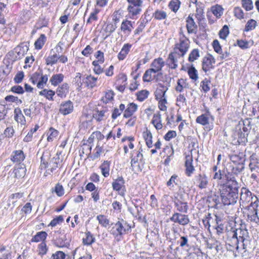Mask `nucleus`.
<instances>
[{"label": "nucleus", "mask_w": 259, "mask_h": 259, "mask_svg": "<svg viewBox=\"0 0 259 259\" xmlns=\"http://www.w3.org/2000/svg\"><path fill=\"white\" fill-rule=\"evenodd\" d=\"M47 38L45 34H41L39 37L35 41L34 43L35 48L36 49L40 50L44 46Z\"/></svg>", "instance_id": "obj_40"}, {"label": "nucleus", "mask_w": 259, "mask_h": 259, "mask_svg": "<svg viewBox=\"0 0 259 259\" xmlns=\"http://www.w3.org/2000/svg\"><path fill=\"white\" fill-rule=\"evenodd\" d=\"M225 182H218L217 187L225 205L235 204L238 199L239 186L234 177L225 175Z\"/></svg>", "instance_id": "obj_1"}, {"label": "nucleus", "mask_w": 259, "mask_h": 259, "mask_svg": "<svg viewBox=\"0 0 259 259\" xmlns=\"http://www.w3.org/2000/svg\"><path fill=\"white\" fill-rule=\"evenodd\" d=\"M97 220L99 223L103 227H106L110 223L109 220L105 215L99 214L97 216Z\"/></svg>", "instance_id": "obj_44"}, {"label": "nucleus", "mask_w": 259, "mask_h": 259, "mask_svg": "<svg viewBox=\"0 0 259 259\" xmlns=\"http://www.w3.org/2000/svg\"><path fill=\"white\" fill-rule=\"evenodd\" d=\"M150 8H149L146 12L144 14L145 17L144 18H141L139 22L140 23L138 28H139L140 29L142 30V31L145 27L146 24L148 22V19L146 18L147 14H148V12L150 11Z\"/></svg>", "instance_id": "obj_50"}, {"label": "nucleus", "mask_w": 259, "mask_h": 259, "mask_svg": "<svg viewBox=\"0 0 259 259\" xmlns=\"http://www.w3.org/2000/svg\"><path fill=\"white\" fill-rule=\"evenodd\" d=\"M143 136L148 147H152V135L150 131L147 130L146 132L143 133Z\"/></svg>", "instance_id": "obj_37"}, {"label": "nucleus", "mask_w": 259, "mask_h": 259, "mask_svg": "<svg viewBox=\"0 0 259 259\" xmlns=\"http://www.w3.org/2000/svg\"><path fill=\"white\" fill-rule=\"evenodd\" d=\"M64 77V75L61 73L54 74L51 77L50 81L53 85L57 86L63 81Z\"/></svg>", "instance_id": "obj_33"}, {"label": "nucleus", "mask_w": 259, "mask_h": 259, "mask_svg": "<svg viewBox=\"0 0 259 259\" xmlns=\"http://www.w3.org/2000/svg\"><path fill=\"white\" fill-rule=\"evenodd\" d=\"M117 25L116 24L108 23L105 28V31L108 33V34L106 35V37L110 35L111 33H112L116 29Z\"/></svg>", "instance_id": "obj_61"}, {"label": "nucleus", "mask_w": 259, "mask_h": 259, "mask_svg": "<svg viewBox=\"0 0 259 259\" xmlns=\"http://www.w3.org/2000/svg\"><path fill=\"white\" fill-rule=\"evenodd\" d=\"M24 196V193L21 192H18L11 194L9 197V201L12 202L13 206H15V203L18 199L22 198Z\"/></svg>", "instance_id": "obj_43"}, {"label": "nucleus", "mask_w": 259, "mask_h": 259, "mask_svg": "<svg viewBox=\"0 0 259 259\" xmlns=\"http://www.w3.org/2000/svg\"><path fill=\"white\" fill-rule=\"evenodd\" d=\"M248 218L250 219L251 222H254L256 223H259V216L257 214V210L251 211L248 214Z\"/></svg>", "instance_id": "obj_56"}, {"label": "nucleus", "mask_w": 259, "mask_h": 259, "mask_svg": "<svg viewBox=\"0 0 259 259\" xmlns=\"http://www.w3.org/2000/svg\"><path fill=\"white\" fill-rule=\"evenodd\" d=\"M236 164L235 166H233L231 172L237 175L244 169V166L243 163H239L238 164Z\"/></svg>", "instance_id": "obj_59"}, {"label": "nucleus", "mask_w": 259, "mask_h": 259, "mask_svg": "<svg viewBox=\"0 0 259 259\" xmlns=\"http://www.w3.org/2000/svg\"><path fill=\"white\" fill-rule=\"evenodd\" d=\"M62 160H60L58 153L53 157H51V154L49 152H44L41 157L40 166L41 168H48L46 172L51 175L54 170L59 167Z\"/></svg>", "instance_id": "obj_2"}, {"label": "nucleus", "mask_w": 259, "mask_h": 259, "mask_svg": "<svg viewBox=\"0 0 259 259\" xmlns=\"http://www.w3.org/2000/svg\"><path fill=\"white\" fill-rule=\"evenodd\" d=\"M248 231L245 228H239L234 229L229 233V235L231 236L232 240L235 243H237L241 239L243 241L245 239L248 237Z\"/></svg>", "instance_id": "obj_7"}, {"label": "nucleus", "mask_w": 259, "mask_h": 259, "mask_svg": "<svg viewBox=\"0 0 259 259\" xmlns=\"http://www.w3.org/2000/svg\"><path fill=\"white\" fill-rule=\"evenodd\" d=\"M112 187L114 191L118 192V194L124 197L125 194L126 188L125 180L122 176H118L116 179H113L112 183Z\"/></svg>", "instance_id": "obj_6"}, {"label": "nucleus", "mask_w": 259, "mask_h": 259, "mask_svg": "<svg viewBox=\"0 0 259 259\" xmlns=\"http://www.w3.org/2000/svg\"><path fill=\"white\" fill-rule=\"evenodd\" d=\"M66 254L61 251H57L55 253L52 254L51 259H65Z\"/></svg>", "instance_id": "obj_64"}, {"label": "nucleus", "mask_w": 259, "mask_h": 259, "mask_svg": "<svg viewBox=\"0 0 259 259\" xmlns=\"http://www.w3.org/2000/svg\"><path fill=\"white\" fill-rule=\"evenodd\" d=\"M229 27L227 25H225L219 31V34L221 38L225 39L227 36L229 35Z\"/></svg>", "instance_id": "obj_53"}, {"label": "nucleus", "mask_w": 259, "mask_h": 259, "mask_svg": "<svg viewBox=\"0 0 259 259\" xmlns=\"http://www.w3.org/2000/svg\"><path fill=\"white\" fill-rule=\"evenodd\" d=\"M14 119L21 125H25L26 123L25 117L23 115L21 109L19 107L16 108L14 111Z\"/></svg>", "instance_id": "obj_20"}, {"label": "nucleus", "mask_w": 259, "mask_h": 259, "mask_svg": "<svg viewBox=\"0 0 259 259\" xmlns=\"http://www.w3.org/2000/svg\"><path fill=\"white\" fill-rule=\"evenodd\" d=\"M47 235V233L45 231L38 232L32 237L31 240V242H38L39 241H43L46 239Z\"/></svg>", "instance_id": "obj_35"}, {"label": "nucleus", "mask_w": 259, "mask_h": 259, "mask_svg": "<svg viewBox=\"0 0 259 259\" xmlns=\"http://www.w3.org/2000/svg\"><path fill=\"white\" fill-rule=\"evenodd\" d=\"M180 4L179 0H171L168 4V7L172 12L176 13L179 10Z\"/></svg>", "instance_id": "obj_46"}, {"label": "nucleus", "mask_w": 259, "mask_h": 259, "mask_svg": "<svg viewBox=\"0 0 259 259\" xmlns=\"http://www.w3.org/2000/svg\"><path fill=\"white\" fill-rule=\"evenodd\" d=\"M98 78L92 76L91 75L83 76V82L85 87L88 89H93L97 86Z\"/></svg>", "instance_id": "obj_19"}, {"label": "nucleus", "mask_w": 259, "mask_h": 259, "mask_svg": "<svg viewBox=\"0 0 259 259\" xmlns=\"http://www.w3.org/2000/svg\"><path fill=\"white\" fill-rule=\"evenodd\" d=\"M25 158V155L22 150H16L13 152L11 160L14 162L21 163L24 160Z\"/></svg>", "instance_id": "obj_25"}, {"label": "nucleus", "mask_w": 259, "mask_h": 259, "mask_svg": "<svg viewBox=\"0 0 259 259\" xmlns=\"http://www.w3.org/2000/svg\"><path fill=\"white\" fill-rule=\"evenodd\" d=\"M252 193L246 188L243 187L241 188L240 200L244 202H249L251 199H253L251 196Z\"/></svg>", "instance_id": "obj_23"}, {"label": "nucleus", "mask_w": 259, "mask_h": 259, "mask_svg": "<svg viewBox=\"0 0 259 259\" xmlns=\"http://www.w3.org/2000/svg\"><path fill=\"white\" fill-rule=\"evenodd\" d=\"M134 22H132L127 19L124 20L121 24V31L123 32L124 35L128 36L134 28Z\"/></svg>", "instance_id": "obj_14"}, {"label": "nucleus", "mask_w": 259, "mask_h": 259, "mask_svg": "<svg viewBox=\"0 0 259 259\" xmlns=\"http://www.w3.org/2000/svg\"><path fill=\"white\" fill-rule=\"evenodd\" d=\"M83 77L80 73H77L76 76L74 78L73 82L76 87V90L79 92L81 91L82 86L84 84Z\"/></svg>", "instance_id": "obj_32"}, {"label": "nucleus", "mask_w": 259, "mask_h": 259, "mask_svg": "<svg viewBox=\"0 0 259 259\" xmlns=\"http://www.w3.org/2000/svg\"><path fill=\"white\" fill-rule=\"evenodd\" d=\"M110 167V162L107 160L104 161L100 166L102 175L107 178L109 176V171Z\"/></svg>", "instance_id": "obj_30"}, {"label": "nucleus", "mask_w": 259, "mask_h": 259, "mask_svg": "<svg viewBox=\"0 0 259 259\" xmlns=\"http://www.w3.org/2000/svg\"><path fill=\"white\" fill-rule=\"evenodd\" d=\"M132 45L130 44H125L122 47L121 51L117 55V58L119 60H123L127 55L128 54L132 48Z\"/></svg>", "instance_id": "obj_26"}, {"label": "nucleus", "mask_w": 259, "mask_h": 259, "mask_svg": "<svg viewBox=\"0 0 259 259\" xmlns=\"http://www.w3.org/2000/svg\"><path fill=\"white\" fill-rule=\"evenodd\" d=\"M59 132L53 127H50L47 133V140L49 142H52L58 136Z\"/></svg>", "instance_id": "obj_41"}, {"label": "nucleus", "mask_w": 259, "mask_h": 259, "mask_svg": "<svg viewBox=\"0 0 259 259\" xmlns=\"http://www.w3.org/2000/svg\"><path fill=\"white\" fill-rule=\"evenodd\" d=\"M73 110V105L70 100L63 102L60 107L59 112L64 115L71 113Z\"/></svg>", "instance_id": "obj_13"}, {"label": "nucleus", "mask_w": 259, "mask_h": 259, "mask_svg": "<svg viewBox=\"0 0 259 259\" xmlns=\"http://www.w3.org/2000/svg\"><path fill=\"white\" fill-rule=\"evenodd\" d=\"M208 183L207 178L205 175L198 174L195 176L194 184L200 189L206 188Z\"/></svg>", "instance_id": "obj_12"}, {"label": "nucleus", "mask_w": 259, "mask_h": 259, "mask_svg": "<svg viewBox=\"0 0 259 259\" xmlns=\"http://www.w3.org/2000/svg\"><path fill=\"white\" fill-rule=\"evenodd\" d=\"M210 11L216 18L219 19L223 14L224 9L222 6L217 4L211 7Z\"/></svg>", "instance_id": "obj_27"}, {"label": "nucleus", "mask_w": 259, "mask_h": 259, "mask_svg": "<svg viewBox=\"0 0 259 259\" xmlns=\"http://www.w3.org/2000/svg\"><path fill=\"white\" fill-rule=\"evenodd\" d=\"M190 47V40L184 35L181 37L179 42L175 44L174 52L179 57H183L187 53Z\"/></svg>", "instance_id": "obj_5"}, {"label": "nucleus", "mask_w": 259, "mask_h": 259, "mask_svg": "<svg viewBox=\"0 0 259 259\" xmlns=\"http://www.w3.org/2000/svg\"><path fill=\"white\" fill-rule=\"evenodd\" d=\"M242 155H233L230 156V160L235 164H239V163H243L245 160L242 157Z\"/></svg>", "instance_id": "obj_60"}, {"label": "nucleus", "mask_w": 259, "mask_h": 259, "mask_svg": "<svg viewBox=\"0 0 259 259\" xmlns=\"http://www.w3.org/2000/svg\"><path fill=\"white\" fill-rule=\"evenodd\" d=\"M155 78V75L147 70L144 74L143 80L144 82H150Z\"/></svg>", "instance_id": "obj_58"}, {"label": "nucleus", "mask_w": 259, "mask_h": 259, "mask_svg": "<svg viewBox=\"0 0 259 259\" xmlns=\"http://www.w3.org/2000/svg\"><path fill=\"white\" fill-rule=\"evenodd\" d=\"M242 7L247 11L251 10L253 5L251 0H241Z\"/></svg>", "instance_id": "obj_52"}, {"label": "nucleus", "mask_w": 259, "mask_h": 259, "mask_svg": "<svg viewBox=\"0 0 259 259\" xmlns=\"http://www.w3.org/2000/svg\"><path fill=\"white\" fill-rule=\"evenodd\" d=\"M69 89L68 84L67 83H64L61 86H59L57 89L56 93L58 96L61 98L66 96V94L68 92Z\"/></svg>", "instance_id": "obj_36"}, {"label": "nucleus", "mask_w": 259, "mask_h": 259, "mask_svg": "<svg viewBox=\"0 0 259 259\" xmlns=\"http://www.w3.org/2000/svg\"><path fill=\"white\" fill-rule=\"evenodd\" d=\"M138 106L137 104L131 103L128 105L127 108L124 111L123 116L125 118L131 117L135 112L137 110Z\"/></svg>", "instance_id": "obj_28"}, {"label": "nucleus", "mask_w": 259, "mask_h": 259, "mask_svg": "<svg viewBox=\"0 0 259 259\" xmlns=\"http://www.w3.org/2000/svg\"><path fill=\"white\" fill-rule=\"evenodd\" d=\"M186 83L185 79L183 78L179 79L175 89L177 92H182L184 88H186Z\"/></svg>", "instance_id": "obj_57"}, {"label": "nucleus", "mask_w": 259, "mask_h": 259, "mask_svg": "<svg viewBox=\"0 0 259 259\" xmlns=\"http://www.w3.org/2000/svg\"><path fill=\"white\" fill-rule=\"evenodd\" d=\"M177 54L175 53L174 52L170 53L168 57L166 60L167 65L171 69H175L178 67V60L176 58V55Z\"/></svg>", "instance_id": "obj_24"}, {"label": "nucleus", "mask_w": 259, "mask_h": 259, "mask_svg": "<svg viewBox=\"0 0 259 259\" xmlns=\"http://www.w3.org/2000/svg\"><path fill=\"white\" fill-rule=\"evenodd\" d=\"M39 126L37 125H36L34 128L31 129L27 134V135L25 136V137L24 138V141L26 142H28L29 141H31L32 140V135L33 134L37 131V130L38 129Z\"/></svg>", "instance_id": "obj_63"}, {"label": "nucleus", "mask_w": 259, "mask_h": 259, "mask_svg": "<svg viewBox=\"0 0 259 259\" xmlns=\"http://www.w3.org/2000/svg\"><path fill=\"white\" fill-rule=\"evenodd\" d=\"M200 57L199 51L198 49H193L190 53L188 57V61L193 62L197 60Z\"/></svg>", "instance_id": "obj_45"}, {"label": "nucleus", "mask_w": 259, "mask_h": 259, "mask_svg": "<svg viewBox=\"0 0 259 259\" xmlns=\"http://www.w3.org/2000/svg\"><path fill=\"white\" fill-rule=\"evenodd\" d=\"M48 80V75H42L41 74L40 76H39V80L38 82L37 83V87L38 89H43L45 85L46 84L47 81Z\"/></svg>", "instance_id": "obj_47"}, {"label": "nucleus", "mask_w": 259, "mask_h": 259, "mask_svg": "<svg viewBox=\"0 0 259 259\" xmlns=\"http://www.w3.org/2000/svg\"><path fill=\"white\" fill-rule=\"evenodd\" d=\"M172 201L178 212L183 213H187L188 212L189 206L187 202L183 201L177 197H175Z\"/></svg>", "instance_id": "obj_11"}, {"label": "nucleus", "mask_w": 259, "mask_h": 259, "mask_svg": "<svg viewBox=\"0 0 259 259\" xmlns=\"http://www.w3.org/2000/svg\"><path fill=\"white\" fill-rule=\"evenodd\" d=\"M141 151H133L131 154V169L135 173H138L142 171L143 167L141 166L140 163H143V155Z\"/></svg>", "instance_id": "obj_4"}, {"label": "nucleus", "mask_w": 259, "mask_h": 259, "mask_svg": "<svg viewBox=\"0 0 259 259\" xmlns=\"http://www.w3.org/2000/svg\"><path fill=\"white\" fill-rule=\"evenodd\" d=\"M174 184L177 185L178 184V176L176 175H173L170 178V179L167 182L166 185L169 187L170 189L174 187Z\"/></svg>", "instance_id": "obj_62"}, {"label": "nucleus", "mask_w": 259, "mask_h": 259, "mask_svg": "<svg viewBox=\"0 0 259 259\" xmlns=\"http://www.w3.org/2000/svg\"><path fill=\"white\" fill-rule=\"evenodd\" d=\"M168 90V87L162 83H158V87L155 92V97L156 100L161 99L165 97V93Z\"/></svg>", "instance_id": "obj_18"}, {"label": "nucleus", "mask_w": 259, "mask_h": 259, "mask_svg": "<svg viewBox=\"0 0 259 259\" xmlns=\"http://www.w3.org/2000/svg\"><path fill=\"white\" fill-rule=\"evenodd\" d=\"M169 220L170 221L182 226H186L190 222L188 215L178 212H175Z\"/></svg>", "instance_id": "obj_8"}, {"label": "nucleus", "mask_w": 259, "mask_h": 259, "mask_svg": "<svg viewBox=\"0 0 259 259\" xmlns=\"http://www.w3.org/2000/svg\"><path fill=\"white\" fill-rule=\"evenodd\" d=\"M209 114V112H207V113L203 114L198 116L196 119V122L203 125H205L208 124L209 118L208 116Z\"/></svg>", "instance_id": "obj_38"}, {"label": "nucleus", "mask_w": 259, "mask_h": 259, "mask_svg": "<svg viewBox=\"0 0 259 259\" xmlns=\"http://www.w3.org/2000/svg\"><path fill=\"white\" fill-rule=\"evenodd\" d=\"M193 157L192 155H187L185 165L186 167L185 174L188 177L191 176L195 170L194 167L192 164Z\"/></svg>", "instance_id": "obj_17"}, {"label": "nucleus", "mask_w": 259, "mask_h": 259, "mask_svg": "<svg viewBox=\"0 0 259 259\" xmlns=\"http://www.w3.org/2000/svg\"><path fill=\"white\" fill-rule=\"evenodd\" d=\"M95 237L90 231L85 232V237L82 239V243L84 245L90 246L95 242Z\"/></svg>", "instance_id": "obj_29"}, {"label": "nucleus", "mask_w": 259, "mask_h": 259, "mask_svg": "<svg viewBox=\"0 0 259 259\" xmlns=\"http://www.w3.org/2000/svg\"><path fill=\"white\" fill-rule=\"evenodd\" d=\"M55 92L51 90L44 89L39 92V95L44 96L47 99L50 101H53V96L55 95Z\"/></svg>", "instance_id": "obj_39"}, {"label": "nucleus", "mask_w": 259, "mask_h": 259, "mask_svg": "<svg viewBox=\"0 0 259 259\" xmlns=\"http://www.w3.org/2000/svg\"><path fill=\"white\" fill-rule=\"evenodd\" d=\"M188 73L190 78L193 80H196L198 78V73L195 68L192 65L189 68Z\"/></svg>", "instance_id": "obj_51"}, {"label": "nucleus", "mask_w": 259, "mask_h": 259, "mask_svg": "<svg viewBox=\"0 0 259 259\" xmlns=\"http://www.w3.org/2000/svg\"><path fill=\"white\" fill-rule=\"evenodd\" d=\"M257 26V22L254 19L249 20L245 25V31H249L255 29Z\"/></svg>", "instance_id": "obj_48"}, {"label": "nucleus", "mask_w": 259, "mask_h": 259, "mask_svg": "<svg viewBox=\"0 0 259 259\" xmlns=\"http://www.w3.org/2000/svg\"><path fill=\"white\" fill-rule=\"evenodd\" d=\"M149 95V92L147 90H143L137 93L136 95L137 99L141 102L144 101L147 99Z\"/></svg>", "instance_id": "obj_49"}, {"label": "nucleus", "mask_w": 259, "mask_h": 259, "mask_svg": "<svg viewBox=\"0 0 259 259\" xmlns=\"http://www.w3.org/2000/svg\"><path fill=\"white\" fill-rule=\"evenodd\" d=\"M165 63L162 58H158L154 59L151 64V66L156 69L159 71H161L162 67L164 66Z\"/></svg>", "instance_id": "obj_34"}, {"label": "nucleus", "mask_w": 259, "mask_h": 259, "mask_svg": "<svg viewBox=\"0 0 259 259\" xmlns=\"http://www.w3.org/2000/svg\"><path fill=\"white\" fill-rule=\"evenodd\" d=\"M215 63V60L210 54L205 56L202 60V65L203 70L206 73L211 69H213V64Z\"/></svg>", "instance_id": "obj_10"}, {"label": "nucleus", "mask_w": 259, "mask_h": 259, "mask_svg": "<svg viewBox=\"0 0 259 259\" xmlns=\"http://www.w3.org/2000/svg\"><path fill=\"white\" fill-rule=\"evenodd\" d=\"M152 17L157 20H165L167 17V14L166 12L159 9H157L152 15Z\"/></svg>", "instance_id": "obj_31"}, {"label": "nucleus", "mask_w": 259, "mask_h": 259, "mask_svg": "<svg viewBox=\"0 0 259 259\" xmlns=\"http://www.w3.org/2000/svg\"><path fill=\"white\" fill-rule=\"evenodd\" d=\"M114 96V93L112 91H108V92H106L105 96L102 97V101L104 103H107L108 102L113 100Z\"/></svg>", "instance_id": "obj_54"}, {"label": "nucleus", "mask_w": 259, "mask_h": 259, "mask_svg": "<svg viewBox=\"0 0 259 259\" xmlns=\"http://www.w3.org/2000/svg\"><path fill=\"white\" fill-rule=\"evenodd\" d=\"M142 5H128L127 7V12L130 16V18L134 19L135 16L139 14L142 11L141 7Z\"/></svg>", "instance_id": "obj_21"}, {"label": "nucleus", "mask_w": 259, "mask_h": 259, "mask_svg": "<svg viewBox=\"0 0 259 259\" xmlns=\"http://www.w3.org/2000/svg\"><path fill=\"white\" fill-rule=\"evenodd\" d=\"M186 28L188 33H195L197 30V25L191 15L186 19Z\"/></svg>", "instance_id": "obj_16"}, {"label": "nucleus", "mask_w": 259, "mask_h": 259, "mask_svg": "<svg viewBox=\"0 0 259 259\" xmlns=\"http://www.w3.org/2000/svg\"><path fill=\"white\" fill-rule=\"evenodd\" d=\"M111 226L112 227L109 232L115 238L121 237L128 233L131 229V226L123 219L119 220L116 223H111Z\"/></svg>", "instance_id": "obj_3"}, {"label": "nucleus", "mask_w": 259, "mask_h": 259, "mask_svg": "<svg viewBox=\"0 0 259 259\" xmlns=\"http://www.w3.org/2000/svg\"><path fill=\"white\" fill-rule=\"evenodd\" d=\"M109 113L107 107H103L101 109L96 108L94 110L93 117L98 122L106 120L109 116Z\"/></svg>", "instance_id": "obj_9"}, {"label": "nucleus", "mask_w": 259, "mask_h": 259, "mask_svg": "<svg viewBox=\"0 0 259 259\" xmlns=\"http://www.w3.org/2000/svg\"><path fill=\"white\" fill-rule=\"evenodd\" d=\"M204 8H197L196 9L195 17L197 20L198 23L200 24L201 22L205 20V15L204 12Z\"/></svg>", "instance_id": "obj_42"}, {"label": "nucleus", "mask_w": 259, "mask_h": 259, "mask_svg": "<svg viewBox=\"0 0 259 259\" xmlns=\"http://www.w3.org/2000/svg\"><path fill=\"white\" fill-rule=\"evenodd\" d=\"M190 257L192 259H205L206 256L201 251L198 250L190 254Z\"/></svg>", "instance_id": "obj_55"}, {"label": "nucleus", "mask_w": 259, "mask_h": 259, "mask_svg": "<svg viewBox=\"0 0 259 259\" xmlns=\"http://www.w3.org/2000/svg\"><path fill=\"white\" fill-rule=\"evenodd\" d=\"M28 49V46L26 42H23L19 45L14 49L17 53L16 58L18 59L22 58L27 53Z\"/></svg>", "instance_id": "obj_15"}, {"label": "nucleus", "mask_w": 259, "mask_h": 259, "mask_svg": "<svg viewBox=\"0 0 259 259\" xmlns=\"http://www.w3.org/2000/svg\"><path fill=\"white\" fill-rule=\"evenodd\" d=\"M46 64L47 65L52 66L56 64L58 61V54H57L54 49L50 51V54L46 58Z\"/></svg>", "instance_id": "obj_22"}]
</instances>
